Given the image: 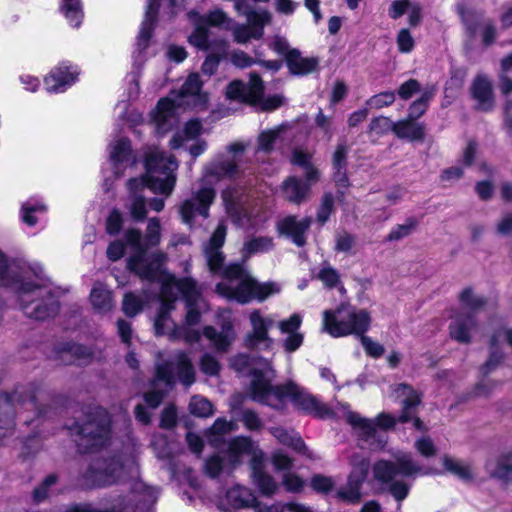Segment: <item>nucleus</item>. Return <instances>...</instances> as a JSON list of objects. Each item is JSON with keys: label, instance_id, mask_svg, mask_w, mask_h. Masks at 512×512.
Returning a JSON list of instances; mask_svg holds the SVG:
<instances>
[{"label": "nucleus", "instance_id": "f8f14e48", "mask_svg": "<svg viewBox=\"0 0 512 512\" xmlns=\"http://www.w3.org/2000/svg\"><path fill=\"white\" fill-rule=\"evenodd\" d=\"M163 282L161 295L168 297L169 290L176 291L181 294L186 302V315L184 324L180 327L186 329H195L193 326L199 323L201 312L207 310V304L201 297L194 280L190 278L176 279L172 275H168L161 280Z\"/></svg>", "mask_w": 512, "mask_h": 512}, {"label": "nucleus", "instance_id": "680f3d73", "mask_svg": "<svg viewBox=\"0 0 512 512\" xmlns=\"http://www.w3.org/2000/svg\"><path fill=\"white\" fill-rule=\"evenodd\" d=\"M240 420L248 430L257 431L263 428V421L261 418L256 412L250 409L242 411Z\"/></svg>", "mask_w": 512, "mask_h": 512}, {"label": "nucleus", "instance_id": "7ed1b4c3", "mask_svg": "<svg viewBox=\"0 0 512 512\" xmlns=\"http://www.w3.org/2000/svg\"><path fill=\"white\" fill-rule=\"evenodd\" d=\"M0 286H13L17 289L21 308L29 318L45 320L58 312V300L48 288L42 269L20 268L15 264H8L1 252Z\"/></svg>", "mask_w": 512, "mask_h": 512}, {"label": "nucleus", "instance_id": "ea45409f", "mask_svg": "<svg viewBox=\"0 0 512 512\" xmlns=\"http://www.w3.org/2000/svg\"><path fill=\"white\" fill-rule=\"evenodd\" d=\"M202 130V125L197 120L189 121L181 133H177L173 136L170 141V146L173 149L180 148L184 146V143L189 140L195 139Z\"/></svg>", "mask_w": 512, "mask_h": 512}, {"label": "nucleus", "instance_id": "37998d69", "mask_svg": "<svg viewBox=\"0 0 512 512\" xmlns=\"http://www.w3.org/2000/svg\"><path fill=\"white\" fill-rule=\"evenodd\" d=\"M131 148L129 140L121 138L111 144L110 158L116 169L129 160Z\"/></svg>", "mask_w": 512, "mask_h": 512}, {"label": "nucleus", "instance_id": "052dcab7", "mask_svg": "<svg viewBox=\"0 0 512 512\" xmlns=\"http://www.w3.org/2000/svg\"><path fill=\"white\" fill-rule=\"evenodd\" d=\"M414 447L417 450V452L425 458H431L437 454V448L433 440L427 436H423L417 439L414 444Z\"/></svg>", "mask_w": 512, "mask_h": 512}, {"label": "nucleus", "instance_id": "1a4fd4ad", "mask_svg": "<svg viewBox=\"0 0 512 512\" xmlns=\"http://www.w3.org/2000/svg\"><path fill=\"white\" fill-rule=\"evenodd\" d=\"M223 458L214 455L205 462L208 476L217 477L222 471L231 472L243 463L245 457L250 459L251 467L261 463L264 458L258 444L250 437L237 436L230 439L222 450Z\"/></svg>", "mask_w": 512, "mask_h": 512}, {"label": "nucleus", "instance_id": "e433bc0d", "mask_svg": "<svg viewBox=\"0 0 512 512\" xmlns=\"http://www.w3.org/2000/svg\"><path fill=\"white\" fill-rule=\"evenodd\" d=\"M270 432L280 443L289 446L298 452H305L306 446L299 434L295 431H288L281 427H273L270 429Z\"/></svg>", "mask_w": 512, "mask_h": 512}, {"label": "nucleus", "instance_id": "3c124183", "mask_svg": "<svg viewBox=\"0 0 512 512\" xmlns=\"http://www.w3.org/2000/svg\"><path fill=\"white\" fill-rule=\"evenodd\" d=\"M282 127L263 131L258 137L259 150L269 152L273 149L274 144L280 139Z\"/></svg>", "mask_w": 512, "mask_h": 512}, {"label": "nucleus", "instance_id": "c756f323", "mask_svg": "<svg viewBox=\"0 0 512 512\" xmlns=\"http://www.w3.org/2000/svg\"><path fill=\"white\" fill-rule=\"evenodd\" d=\"M289 71L294 75H306L314 72L318 60L314 57H303L298 49H292L286 60Z\"/></svg>", "mask_w": 512, "mask_h": 512}, {"label": "nucleus", "instance_id": "69168bd1", "mask_svg": "<svg viewBox=\"0 0 512 512\" xmlns=\"http://www.w3.org/2000/svg\"><path fill=\"white\" fill-rule=\"evenodd\" d=\"M333 203H334V200H333V196L331 194H325L323 196L321 205L317 212V220L321 224H324L328 220V218L333 210Z\"/></svg>", "mask_w": 512, "mask_h": 512}, {"label": "nucleus", "instance_id": "a18cd8bd", "mask_svg": "<svg viewBox=\"0 0 512 512\" xmlns=\"http://www.w3.org/2000/svg\"><path fill=\"white\" fill-rule=\"evenodd\" d=\"M203 18L202 24L220 27L225 30L232 29L234 25V20L229 18L228 15L220 8H216L210 11L206 16H201Z\"/></svg>", "mask_w": 512, "mask_h": 512}, {"label": "nucleus", "instance_id": "603ef678", "mask_svg": "<svg viewBox=\"0 0 512 512\" xmlns=\"http://www.w3.org/2000/svg\"><path fill=\"white\" fill-rule=\"evenodd\" d=\"M490 473L493 477L505 481H512V456L500 458L495 467H490Z\"/></svg>", "mask_w": 512, "mask_h": 512}, {"label": "nucleus", "instance_id": "774afa93", "mask_svg": "<svg viewBox=\"0 0 512 512\" xmlns=\"http://www.w3.org/2000/svg\"><path fill=\"white\" fill-rule=\"evenodd\" d=\"M355 244V238L353 235L342 232L337 234L335 239V250L338 252L347 253L351 251L352 247Z\"/></svg>", "mask_w": 512, "mask_h": 512}, {"label": "nucleus", "instance_id": "f3484780", "mask_svg": "<svg viewBox=\"0 0 512 512\" xmlns=\"http://www.w3.org/2000/svg\"><path fill=\"white\" fill-rule=\"evenodd\" d=\"M214 198L215 190L209 185H203L180 206V214L183 221L190 224L198 215L204 218L208 217L209 207L214 201Z\"/></svg>", "mask_w": 512, "mask_h": 512}, {"label": "nucleus", "instance_id": "39448f33", "mask_svg": "<svg viewBox=\"0 0 512 512\" xmlns=\"http://www.w3.org/2000/svg\"><path fill=\"white\" fill-rule=\"evenodd\" d=\"M161 225L158 218H151L148 221L146 234L143 237L136 229H129L125 233V240L133 250V255L128 260V267L143 279L160 281L169 274H165L162 266L165 261V254L161 252L147 254L150 247L159 244L161 239Z\"/></svg>", "mask_w": 512, "mask_h": 512}, {"label": "nucleus", "instance_id": "0e129e2a", "mask_svg": "<svg viewBox=\"0 0 512 512\" xmlns=\"http://www.w3.org/2000/svg\"><path fill=\"white\" fill-rule=\"evenodd\" d=\"M282 483L287 491L293 493L302 491L305 485V482L298 475L291 472L284 473Z\"/></svg>", "mask_w": 512, "mask_h": 512}, {"label": "nucleus", "instance_id": "09e8293b", "mask_svg": "<svg viewBox=\"0 0 512 512\" xmlns=\"http://www.w3.org/2000/svg\"><path fill=\"white\" fill-rule=\"evenodd\" d=\"M14 396L0 395V427L10 428L13 425L14 411L12 402Z\"/></svg>", "mask_w": 512, "mask_h": 512}, {"label": "nucleus", "instance_id": "5701e85b", "mask_svg": "<svg viewBox=\"0 0 512 512\" xmlns=\"http://www.w3.org/2000/svg\"><path fill=\"white\" fill-rule=\"evenodd\" d=\"M396 393L399 397H402V413L398 418L401 423L409 421L413 422L415 428L423 429L421 420L416 417L415 409L420 403L419 394L410 386L406 384H399L396 388Z\"/></svg>", "mask_w": 512, "mask_h": 512}, {"label": "nucleus", "instance_id": "20e7f679", "mask_svg": "<svg viewBox=\"0 0 512 512\" xmlns=\"http://www.w3.org/2000/svg\"><path fill=\"white\" fill-rule=\"evenodd\" d=\"M145 167V176L128 182L131 193L128 209L132 218L137 221L144 220L147 214L145 198L140 192L147 187L154 193L170 195L175 186L178 163L173 156L158 148H150L146 153Z\"/></svg>", "mask_w": 512, "mask_h": 512}, {"label": "nucleus", "instance_id": "6ab92c4d", "mask_svg": "<svg viewBox=\"0 0 512 512\" xmlns=\"http://www.w3.org/2000/svg\"><path fill=\"white\" fill-rule=\"evenodd\" d=\"M251 331L246 336V344L249 348H258L263 346L269 349L273 340L268 332L274 323L270 316H264L259 310H253L249 316Z\"/></svg>", "mask_w": 512, "mask_h": 512}, {"label": "nucleus", "instance_id": "4be33fe9", "mask_svg": "<svg viewBox=\"0 0 512 512\" xmlns=\"http://www.w3.org/2000/svg\"><path fill=\"white\" fill-rule=\"evenodd\" d=\"M309 217L298 219L296 216H286L277 223L280 235L289 237L294 244L301 247L306 243V233L311 226Z\"/></svg>", "mask_w": 512, "mask_h": 512}, {"label": "nucleus", "instance_id": "7c9ffc66", "mask_svg": "<svg viewBox=\"0 0 512 512\" xmlns=\"http://www.w3.org/2000/svg\"><path fill=\"white\" fill-rule=\"evenodd\" d=\"M308 192L309 185L293 176L287 178L282 184L283 196L291 203L300 204L306 199Z\"/></svg>", "mask_w": 512, "mask_h": 512}, {"label": "nucleus", "instance_id": "0eeeda50", "mask_svg": "<svg viewBox=\"0 0 512 512\" xmlns=\"http://www.w3.org/2000/svg\"><path fill=\"white\" fill-rule=\"evenodd\" d=\"M202 83L198 74L188 76L179 94L163 98L153 112V119L161 131H166L176 121L180 111L186 107L202 109L206 106L208 97L201 92Z\"/></svg>", "mask_w": 512, "mask_h": 512}, {"label": "nucleus", "instance_id": "13d9d810", "mask_svg": "<svg viewBox=\"0 0 512 512\" xmlns=\"http://www.w3.org/2000/svg\"><path fill=\"white\" fill-rule=\"evenodd\" d=\"M310 486L317 493H328L334 489L335 481L332 477L316 474L311 478Z\"/></svg>", "mask_w": 512, "mask_h": 512}, {"label": "nucleus", "instance_id": "4c0bfd02", "mask_svg": "<svg viewBox=\"0 0 512 512\" xmlns=\"http://www.w3.org/2000/svg\"><path fill=\"white\" fill-rule=\"evenodd\" d=\"M291 162L304 169L307 181L313 183L319 180V171L311 163V154L301 149H295L292 153Z\"/></svg>", "mask_w": 512, "mask_h": 512}, {"label": "nucleus", "instance_id": "2eb2a0df", "mask_svg": "<svg viewBox=\"0 0 512 512\" xmlns=\"http://www.w3.org/2000/svg\"><path fill=\"white\" fill-rule=\"evenodd\" d=\"M173 291L169 290L168 297H163V303L154 322V329L157 335H168L172 339H181L188 343L198 342L200 332L197 329H186L175 325L170 317L174 308L172 304Z\"/></svg>", "mask_w": 512, "mask_h": 512}, {"label": "nucleus", "instance_id": "5fc2aeb1", "mask_svg": "<svg viewBox=\"0 0 512 512\" xmlns=\"http://www.w3.org/2000/svg\"><path fill=\"white\" fill-rule=\"evenodd\" d=\"M46 207L43 203L38 201H27L22 206V220L29 226H34L37 223V218L34 213L45 212Z\"/></svg>", "mask_w": 512, "mask_h": 512}, {"label": "nucleus", "instance_id": "2f4dec72", "mask_svg": "<svg viewBox=\"0 0 512 512\" xmlns=\"http://www.w3.org/2000/svg\"><path fill=\"white\" fill-rule=\"evenodd\" d=\"M441 462L445 471L456 476L462 481H471L475 477V473L471 465L462 460L449 455H443Z\"/></svg>", "mask_w": 512, "mask_h": 512}, {"label": "nucleus", "instance_id": "c03bdc74", "mask_svg": "<svg viewBox=\"0 0 512 512\" xmlns=\"http://www.w3.org/2000/svg\"><path fill=\"white\" fill-rule=\"evenodd\" d=\"M458 298L462 307L470 311L468 314L475 315V312L485 304V299L476 294L473 289L469 287L463 289Z\"/></svg>", "mask_w": 512, "mask_h": 512}, {"label": "nucleus", "instance_id": "393cba45", "mask_svg": "<svg viewBox=\"0 0 512 512\" xmlns=\"http://www.w3.org/2000/svg\"><path fill=\"white\" fill-rule=\"evenodd\" d=\"M471 95L477 102V108L481 111H490L494 107L495 97L490 78L485 74H478L471 84Z\"/></svg>", "mask_w": 512, "mask_h": 512}, {"label": "nucleus", "instance_id": "f257e3e1", "mask_svg": "<svg viewBox=\"0 0 512 512\" xmlns=\"http://www.w3.org/2000/svg\"><path fill=\"white\" fill-rule=\"evenodd\" d=\"M226 230V225L220 222L203 247L209 270L212 273L222 275L226 279V281L216 285V292L220 296L240 304L248 303L254 298L263 301L270 295L278 293L280 291L278 284L256 282L243 265L238 263L228 266L223 265L225 255L221 248L225 242Z\"/></svg>", "mask_w": 512, "mask_h": 512}, {"label": "nucleus", "instance_id": "412c9836", "mask_svg": "<svg viewBox=\"0 0 512 512\" xmlns=\"http://www.w3.org/2000/svg\"><path fill=\"white\" fill-rule=\"evenodd\" d=\"M218 323L221 331H217L212 326H206L203 335L211 342L218 351H226L235 339V332L231 321V314L227 310L218 312Z\"/></svg>", "mask_w": 512, "mask_h": 512}, {"label": "nucleus", "instance_id": "864d4df0", "mask_svg": "<svg viewBox=\"0 0 512 512\" xmlns=\"http://www.w3.org/2000/svg\"><path fill=\"white\" fill-rule=\"evenodd\" d=\"M190 412L198 417H209L213 414L212 404L205 398L194 396L189 403Z\"/></svg>", "mask_w": 512, "mask_h": 512}, {"label": "nucleus", "instance_id": "6e6552de", "mask_svg": "<svg viewBox=\"0 0 512 512\" xmlns=\"http://www.w3.org/2000/svg\"><path fill=\"white\" fill-rule=\"evenodd\" d=\"M175 379L186 386H190L195 380L194 367L183 352L177 353L171 361L157 366L153 389L144 396L146 404L153 409L157 408Z\"/></svg>", "mask_w": 512, "mask_h": 512}, {"label": "nucleus", "instance_id": "9b49d317", "mask_svg": "<svg viewBox=\"0 0 512 512\" xmlns=\"http://www.w3.org/2000/svg\"><path fill=\"white\" fill-rule=\"evenodd\" d=\"M139 474L134 458L120 457L95 462L86 472L87 482L93 487H106L118 483L125 476L136 479Z\"/></svg>", "mask_w": 512, "mask_h": 512}, {"label": "nucleus", "instance_id": "9d476101", "mask_svg": "<svg viewBox=\"0 0 512 512\" xmlns=\"http://www.w3.org/2000/svg\"><path fill=\"white\" fill-rule=\"evenodd\" d=\"M371 317L364 309L340 305L335 310L323 312V331L333 337L350 334L363 335L370 326Z\"/></svg>", "mask_w": 512, "mask_h": 512}, {"label": "nucleus", "instance_id": "e2e57ef3", "mask_svg": "<svg viewBox=\"0 0 512 512\" xmlns=\"http://www.w3.org/2000/svg\"><path fill=\"white\" fill-rule=\"evenodd\" d=\"M396 43L401 53H410L414 49L415 41L410 31L401 29L396 37Z\"/></svg>", "mask_w": 512, "mask_h": 512}, {"label": "nucleus", "instance_id": "423d86ee", "mask_svg": "<svg viewBox=\"0 0 512 512\" xmlns=\"http://www.w3.org/2000/svg\"><path fill=\"white\" fill-rule=\"evenodd\" d=\"M374 479L378 481L399 504L409 495L412 482L404 478H416L438 474L439 472L431 466L420 465L413 459L411 454H401L395 461L379 460L373 467Z\"/></svg>", "mask_w": 512, "mask_h": 512}, {"label": "nucleus", "instance_id": "72a5a7b5", "mask_svg": "<svg viewBox=\"0 0 512 512\" xmlns=\"http://www.w3.org/2000/svg\"><path fill=\"white\" fill-rule=\"evenodd\" d=\"M394 134L398 138L408 141L422 140L424 138V126L408 117L395 123Z\"/></svg>", "mask_w": 512, "mask_h": 512}, {"label": "nucleus", "instance_id": "ddd939ff", "mask_svg": "<svg viewBox=\"0 0 512 512\" xmlns=\"http://www.w3.org/2000/svg\"><path fill=\"white\" fill-rule=\"evenodd\" d=\"M345 417L357 435L362 440L368 442L371 449H380L386 442L385 434L378 431L377 428L388 429L396 424V419L392 415L385 413L378 415L375 421L363 418L352 411H347Z\"/></svg>", "mask_w": 512, "mask_h": 512}, {"label": "nucleus", "instance_id": "a19ab883", "mask_svg": "<svg viewBox=\"0 0 512 512\" xmlns=\"http://www.w3.org/2000/svg\"><path fill=\"white\" fill-rule=\"evenodd\" d=\"M498 336V334H493L490 339V354L480 370L483 375H487L495 370L503 359V352L500 347L501 344L498 342Z\"/></svg>", "mask_w": 512, "mask_h": 512}, {"label": "nucleus", "instance_id": "dca6fc26", "mask_svg": "<svg viewBox=\"0 0 512 512\" xmlns=\"http://www.w3.org/2000/svg\"><path fill=\"white\" fill-rule=\"evenodd\" d=\"M230 156L225 159H219L205 168L203 181L211 184L214 180L225 177H232L239 173L240 163L245 145L243 143H234L227 148Z\"/></svg>", "mask_w": 512, "mask_h": 512}, {"label": "nucleus", "instance_id": "49530a36", "mask_svg": "<svg viewBox=\"0 0 512 512\" xmlns=\"http://www.w3.org/2000/svg\"><path fill=\"white\" fill-rule=\"evenodd\" d=\"M61 10L71 26L78 27L81 24L83 13L80 0H62Z\"/></svg>", "mask_w": 512, "mask_h": 512}, {"label": "nucleus", "instance_id": "4468645a", "mask_svg": "<svg viewBox=\"0 0 512 512\" xmlns=\"http://www.w3.org/2000/svg\"><path fill=\"white\" fill-rule=\"evenodd\" d=\"M79 447L94 449L106 445L110 440V418L106 410L95 408L86 421L78 427Z\"/></svg>", "mask_w": 512, "mask_h": 512}, {"label": "nucleus", "instance_id": "f704fd0d", "mask_svg": "<svg viewBox=\"0 0 512 512\" xmlns=\"http://www.w3.org/2000/svg\"><path fill=\"white\" fill-rule=\"evenodd\" d=\"M188 16L195 24V30L189 36L190 44L201 50H209L210 44L208 43V32L202 24L203 18L200 17L197 12L193 11H191Z\"/></svg>", "mask_w": 512, "mask_h": 512}, {"label": "nucleus", "instance_id": "c9c22d12", "mask_svg": "<svg viewBox=\"0 0 512 512\" xmlns=\"http://www.w3.org/2000/svg\"><path fill=\"white\" fill-rule=\"evenodd\" d=\"M262 464L257 463L251 467L253 483L265 495H272L277 490V483L272 476L262 470Z\"/></svg>", "mask_w": 512, "mask_h": 512}, {"label": "nucleus", "instance_id": "4d7b16f0", "mask_svg": "<svg viewBox=\"0 0 512 512\" xmlns=\"http://www.w3.org/2000/svg\"><path fill=\"white\" fill-rule=\"evenodd\" d=\"M395 101V94L392 91H385L370 97L366 106L370 109H381L390 106Z\"/></svg>", "mask_w": 512, "mask_h": 512}, {"label": "nucleus", "instance_id": "bb28decb", "mask_svg": "<svg viewBox=\"0 0 512 512\" xmlns=\"http://www.w3.org/2000/svg\"><path fill=\"white\" fill-rule=\"evenodd\" d=\"M163 0H148L147 9L145 12L144 20L141 24L140 31L137 37V48L139 52H142L148 46L151 32L156 22L157 15L160 7L163 6Z\"/></svg>", "mask_w": 512, "mask_h": 512}, {"label": "nucleus", "instance_id": "cd10ccee", "mask_svg": "<svg viewBox=\"0 0 512 512\" xmlns=\"http://www.w3.org/2000/svg\"><path fill=\"white\" fill-rule=\"evenodd\" d=\"M255 503L256 497L250 489L241 485H235L226 492L222 505L227 509H243L252 507Z\"/></svg>", "mask_w": 512, "mask_h": 512}, {"label": "nucleus", "instance_id": "b1692460", "mask_svg": "<svg viewBox=\"0 0 512 512\" xmlns=\"http://www.w3.org/2000/svg\"><path fill=\"white\" fill-rule=\"evenodd\" d=\"M479 328L474 314L457 313L452 317L449 332L452 339L469 344Z\"/></svg>", "mask_w": 512, "mask_h": 512}, {"label": "nucleus", "instance_id": "bf43d9fd", "mask_svg": "<svg viewBox=\"0 0 512 512\" xmlns=\"http://www.w3.org/2000/svg\"><path fill=\"white\" fill-rule=\"evenodd\" d=\"M143 307V301L141 298L133 293H127L124 296L122 309L127 316H134L138 314Z\"/></svg>", "mask_w": 512, "mask_h": 512}, {"label": "nucleus", "instance_id": "58836bf2", "mask_svg": "<svg viewBox=\"0 0 512 512\" xmlns=\"http://www.w3.org/2000/svg\"><path fill=\"white\" fill-rule=\"evenodd\" d=\"M235 429L236 426L233 422L218 418L208 431V441L212 446L219 447L223 441V436Z\"/></svg>", "mask_w": 512, "mask_h": 512}, {"label": "nucleus", "instance_id": "473e14b6", "mask_svg": "<svg viewBox=\"0 0 512 512\" xmlns=\"http://www.w3.org/2000/svg\"><path fill=\"white\" fill-rule=\"evenodd\" d=\"M466 28L471 36L479 34L485 46L491 45L496 39V28L489 19L479 18L474 22L466 21Z\"/></svg>", "mask_w": 512, "mask_h": 512}, {"label": "nucleus", "instance_id": "c85d7f7f", "mask_svg": "<svg viewBox=\"0 0 512 512\" xmlns=\"http://www.w3.org/2000/svg\"><path fill=\"white\" fill-rule=\"evenodd\" d=\"M89 298L93 309L100 314L108 313L114 308L112 292L103 283L97 282L93 285Z\"/></svg>", "mask_w": 512, "mask_h": 512}, {"label": "nucleus", "instance_id": "a878e982", "mask_svg": "<svg viewBox=\"0 0 512 512\" xmlns=\"http://www.w3.org/2000/svg\"><path fill=\"white\" fill-rule=\"evenodd\" d=\"M77 75L78 72L75 68L65 64L60 65L45 78L46 90L54 93L64 92L75 82Z\"/></svg>", "mask_w": 512, "mask_h": 512}, {"label": "nucleus", "instance_id": "aec40b11", "mask_svg": "<svg viewBox=\"0 0 512 512\" xmlns=\"http://www.w3.org/2000/svg\"><path fill=\"white\" fill-rule=\"evenodd\" d=\"M264 92L263 82L256 73L250 74L249 84L234 80L226 88V96L232 100L256 104L261 101Z\"/></svg>", "mask_w": 512, "mask_h": 512}, {"label": "nucleus", "instance_id": "a211bd4d", "mask_svg": "<svg viewBox=\"0 0 512 512\" xmlns=\"http://www.w3.org/2000/svg\"><path fill=\"white\" fill-rule=\"evenodd\" d=\"M353 469L348 476L347 484L337 491V497L348 503H357L361 499V487L366 479L369 462L365 458L352 460Z\"/></svg>", "mask_w": 512, "mask_h": 512}, {"label": "nucleus", "instance_id": "8fccbe9b", "mask_svg": "<svg viewBox=\"0 0 512 512\" xmlns=\"http://www.w3.org/2000/svg\"><path fill=\"white\" fill-rule=\"evenodd\" d=\"M272 14L266 9L251 11L247 14V22L251 29L263 31L264 26L270 24Z\"/></svg>", "mask_w": 512, "mask_h": 512}, {"label": "nucleus", "instance_id": "338daca9", "mask_svg": "<svg viewBox=\"0 0 512 512\" xmlns=\"http://www.w3.org/2000/svg\"><path fill=\"white\" fill-rule=\"evenodd\" d=\"M301 323V316L299 314H293L288 319L280 321L278 327L283 334L297 333Z\"/></svg>", "mask_w": 512, "mask_h": 512}, {"label": "nucleus", "instance_id": "de8ad7c7", "mask_svg": "<svg viewBox=\"0 0 512 512\" xmlns=\"http://www.w3.org/2000/svg\"><path fill=\"white\" fill-rule=\"evenodd\" d=\"M230 30L233 32L234 40L240 44L247 43L251 38L260 39L264 34V31L251 29L249 25L236 24L235 22Z\"/></svg>", "mask_w": 512, "mask_h": 512}, {"label": "nucleus", "instance_id": "79ce46f5", "mask_svg": "<svg viewBox=\"0 0 512 512\" xmlns=\"http://www.w3.org/2000/svg\"><path fill=\"white\" fill-rule=\"evenodd\" d=\"M274 246L273 239L271 237H256L247 240L242 249V256L247 259L252 254L264 253L270 251Z\"/></svg>", "mask_w": 512, "mask_h": 512}, {"label": "nucleus", "instance_id": "6e6d98bb", "mask_svg": "<svg viewBox=\"0 0 512 512\" xmlns=\"http://www.w3.org/2000/svg\"><path fill=\"white\" fill-rule=\"evenodd\" d=\"M395 123L390 118L385 116L374 117L370 124L369 129L377 135H384L392 131L395 132Z\"/></svg>", "mask_w": 512, "mask_h": 512}, {"label": "nucleus", "instance_id": "f03ea898", "mask_svg": "<svg viewBox=\"0 0 512 512\" xmlns=\"http://www.w3.org/2000/svg\"><path fill=\"white\" fill-rule=\"evenodd\" d=\"M273 377L274 370L269 361L263 358L255 361L252 366L250 387L251 397L254 401L274 409H283L286 401L290 400L297 410L305 414L322 419L333 416V411L304 387L294 382L272 386Z\"/></svg>", "mask_w": 512, "mask_h": 512}]
</instances>
